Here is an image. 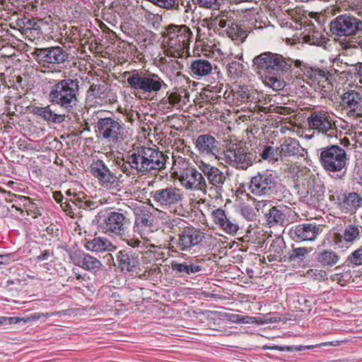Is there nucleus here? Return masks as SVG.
<instances>
[{
  "instance_id": "f257e3e1",
  "label": "nucleus",
  "mask_w": 362,
  "mask_h": 362,
  "mask_svg": "<svg viewBox=\"0 0 362 362\" xmlns=\"http://www.w3.org/2000/svg\"><path fill=\"white\" fill-rule=\"evenodd\" d=\"M167 158L168 157L158 149L141 146L127 152L123 156L122 164L119 165L122 173L134 177L165 168Z\"/></svg>"
},
{
  "instance_id": "f03ea898",
  "label": "nucleus",
  "mask_w": 362,
  "mask_h": 362,
  "mask_svg": "<svg viewBox=\"0 0 362 362\" xmlns=\"http://www.w3.org/2000/svg\"><path fill=\"white\" fill-rule=\"evenodd\" d=\"M293 63L291 58L271 52L261 53L252 59L254 70L266 73L264 83L274 90H280L285 87L286 82L281 75L293 71Z\"/></svg>"
},
{
  "instance_id": "7ed1b4c3",
  "label": "nucleus",
  "mask_w": 362,
  "mask_h": 362,
  "mask_svg": "<svg viewBox=\"0 0 362 362\" xmlns=\"http://www.w3.org/2000/svg\"><path fill=\"white\" fill-rule=\"evenodd\" d=\"M79 83L77 78L67 77L49 82L47 96L49 103L59 106L68 114H71L76 121L80 119L76 112L78 107Z\"/></svg>"
},
{
  "instance_id": "20e7f679",
  "label": "nucleus",
  "mask_w": 362,
  "mask_h": 362,
  "mask_svg": "<svg viewBox=\"0 0 362 362\" xmlns=\"http://www.w3.org/2000/svg\"><path fill=\"white\" fill-rule=\"evenodd\" d=\"M161 37L164 54L168 57L179 58L189 53L194 35L187 25L172 23L165 27L161 33Z\"/></svg>"
},
{
  "instance_id": "39448f33",
  "label": "nucleus",
  "mask_w": 362,
  "mask_h": 362,
  "mask_svg": "<svg viewBox=\"0 0 362 362\" xmlns=\"http://www.w3.org/2000/svg\"><path fill=\"white\" fill-rule=\"evenodd\" d=\"M124 76L131 92L139 99L156 95L167 88V84L159 75L148 70L125 71Z\"/></svg>"
},
{
  "instance_id": "423d86ee",
  "label": "nucleus",
  "mask_w": 362,
  "mask_h": 362,
  "mask_svg": "<svg viewBox=\"0 0 362 362\" xmlns=\"http://www.w3.org/2000/svg\"><path fill=\"white\" fill-rule=\"evenodd\" d=\"M103 112L96 113L95 133L98 139L105 140L112 146H119L132 136V129L119 118L103 117Z\"/></svg>"
},
{
  "instance_id": "0eeeda50",
  "label": "nucleus",
  "mask_w": 362,
  "mask_h": 362,
  "mask_svg": "<svg viewBox=\"0 0 362 362\" xmlns=\"http://www.w3.org/2000/svg\"><path fill=\"white\" fill-rule=\"evenodd\" d=\"M294 187L300 199L310 205H315L324 199L325 187L312 171L303 168L297 171Z\"/></svg>"
},
{
  "instance_id": "6e6552de",
  "label": "nucleus",
  "mask_w": 362,
  "mask_h": 362,
  "mask_svg": "<svg viewBox=\"0 0 362 362\" xmlns=\"http://www.w3.org/2000/svg\"><path fill=\"white\" fill-rule=\"evenodd\" d=\"M100 231L109 236L122 237L131 226L130 214L128 211L119 209L117 211H101L95 216Z\"/></svg>"
},
{
  "instance_id": "1a4fd4ad",
  "label": "nucleus",
  "mask_w": 362,
  "mask_h": 362,
  "mask_svg": "<svg viewBox=\"0 0 362 362\" xmlns=\"http://www.w3.org/2000/svg\"><path fill=\"white\" fill-rule=\"evenodd\" d=\"M175 173L186 189L206 192L207 183L204 174L199 173L188 159L179 156L174 160Z\"/></svg>"
},
{
  "instance_id": "9d476101",
  "label": "nucleus",
  "mask_w": 362,
  "mask_h": 362,
  "mask_svg": "<svg viewBox=\"0 0 362 362\" xmlns=\"http://www.w3.org/2000/svg\"><path fill=\"white\" fill-rule=\"evenodd\" d=\"M33 54L37 64L48 72L60 71L69 62L70 54L60 46L36 48Z\"/></svg>"
},
{
  "instance_id": "9b49d317",
  "label": "nucleus",
  "mask_w": 362,
  "mask_h": 362,
  "mask_svg": "<svg viewBox=\"0 0 362 362\" xmlns=\"http://www.w3.org/2000/svg\"><path fill=\"white\" fill-rule=\"evenodd\" d=\"M320 163L328 172H341L346 174L348 165L346 151L338 145H331L320 149Z\"/></svg>"
},
{
  "instance_id": "f8f14e48",
  "label": "nucleus",
  "mask_w": 362,
  "mask_h": 362,
  "mask_svg": "<svg viewBox=\"0 0 362 362\" xmlns=\"http://www.w3.org/2000/svg\"><path fill=\"white\" fill-rule=\"evenodd\" d=\"M281 187L273 172L266 170L251 177L249 189L253 195L272 197L281 191Z\"/></svg>"
},
{
  "instance_id": "ddd939ff",
  "label": "nucleus",
  "mask_w": 362,
  "mask_h": 362,
  "mask_svg": "<svg viewBox=\"0 0 362 362\" xmlns=\"http://www.w3.org/2000/svg\"><path fill=\"white\" fill-rule=\"evenodd\" d=\"M198 167L209 182V187H207V189L211 193L210 196L216 199L221 198L226 192V184L228 180L226 173L203 161L199 163Z\"/></svg>"
},
{
  "instance_id": "4468645a",
  "label": "nucleus",
  "mask_w": 362,
  "mask_h": 362,
  "mask_svg": "<svg viewBox=\"0 0 362 362\" xmlns=\"http://www.w3.org/2000/svg\"><path fill=\"white\" fill-rule=\"evenodd\" d=\"M151 194L156 207L174 212L182 206L185 198L182 189L173 186L153 191Z\"/></svg>"
},
{
  "instance_id": "2eb2a0df",
  "label": "nucleus",
  "mask_w": 362,
  "mask_h": 362,
  "mask_svg": "<svg viewBox=\"0 0 362 362\" xmlns=\"http://www.w3.org/2000/svg\"><path fill=\"white\" fill-rule=\"evenodd\" d=\"M226 162L238 170H246L257 159V151L246 146L233 145L224 151Z\"/></svg>"
},
{
  "instance_id": "dca6fc26",
  "label": "nucleus",
  "mask_w": 362,
  "mask_h": 362,
  "mask_svg": "<svg viewBox=\"0 0 362 362\" xmlns=\"http://www.w3.org/2000/svg\"><path fill=\"white\" fill-rule=\"evenodd\" d=\"M332 34L341 37H351V41L355 40V35L362 32V22L361 20L349 14L339 15L333 19L329 25Z\"/></svg>"
},
{
  "instance_id": "f3484780",
  "label": "nucleus",
  "mask_w": 362,
  "mask_h": 362,
  "mask_svg": "<svg viewBox=\"0 0 362 362\" xmlns=\"http://www.w3.org/2000/svg\"><path fill=\"white\" fill-rule=\"evenodd\" d=\"M308 127L329 137L336 136L337 128L330 114L323 109H313L307 119Z\"/></svg>"
},
{
  "instance_id": "a211bd4d",
  "label": "nucleus",
  "mask_w": 362,
  "mask_h": 362,
  "mask_svg": "<svg viewBox=\"0 0 362 362\" xmlns=\"http://www.w3.org/2000/svg\"><path fill=\"white\" fill-rule=\"evenodd\" d=\"M141 252L132 247H124L116 253L118 268L130 275L137 274L140 271V255Z\"/></svg>"
},
{
  "instance_id": "6ab92c4d",
  "label": "nucleus",
  "mask_w": 362,
  "mask_h": 362,
  "mask_svg": "<svg viewBox=\"0 0 362 362\" xmlns=\"http://www.w3.org/2000/svg\"><path fill=\"white\" fill-rule=\"evenodd\" d=\"M90 172L99 184L107 189H115L119 185L117 177L108 168L103 160H93Z\"/></svg>"
},
{
  "instance_id": "aec40b11",
  "label": "nucleus",
  "mask_w": 362,
  "mask_h": 362,
  "mask_svg": "<svg viewBox=\"0 0 362 362\" xmlns=\"http://www.w3.org/2000/svg\"><path fill=\"white\" fill-rule=\"evenodd\" d=\"M341 106L349 117H362V95L355 90H348L341 96Z\"/></svg>"
},
{
  "instance_id": "412c9836",
  "label": "nucleus",
  "mask_w": 362,
  "mask_h": 362,
  "mask_svg": "<svg viewBox=\"0 0 362 362\" xmlns=\"http://www.w3.org/2000/svg\"><path fill=\"white\" fill-rule=\"evenodd\" d=\"M335 204L343 214H355L362 207V192H341L337 195Z\"/></svg>"
},
{
  "instance_id": "4be33fe9",
  "label": "nucleus",
  "mask_w": 362,
  "mask_h": 362,
  "mask_svg": "<svg viewBox=\"0 0 362 362\" xmlns=\"http://www.w3.org/2000/svg\"><path fill=\"white\" fill-rule=\"evenodd\" d=\"M320 233V227L315 223H305L292 226L289 229L290 238L296 243L313 241Z\"/></svg>"
},
{
  "instance_id": "5701e85b",
  "label": "nucleus",
  "mask_w": 362,
  "mask_h": 362,
  "mask_svg": "<svg viewBox=\"0 0 362 362\" xmlns=\"http://www.w3.org/2000/svg\"><path fill=\"white\" fill-rule=\"evenodd\" d=\"M202 240L201 233L192 226H185L179 230L178 239L175 241L180 250H189Z\"/></svg>"
},
{
  "instance_id": "b1692460",
  "label": "nucleus",
  "mask_w": 362,
  "mask_h": 362,
  "mask_svg": "<svg viewBox=\"0 0 362 362\" xmlns=\"http://www.w3.org/2000/svg\"><path fill=\"white\" fill-rule=\"evenodd\" d=\"M227 86H224L223 83H220L219 81L213 82L207 85L206 93H204L206 101L200 103L199 105V107H203L206 106V109L209 110L213 107V105L217 102L221 96L226 99L229 98L230 93H228L227 89L223 91V88H227Z\"/></svg>"
},
{
  "instance_id": "393cba45",
  "label": "nucleus",
  "mask_w": 362,
  "mask_h": 362,
  "mask_svg": "<svg viewBox=\"0 0 362 362\" xmlns=\"http://www.w3.org/2000/svg\"><path fill=\"white\" fill-rule=\"evenodd\" d=\"M134 215V231L143 235L148 228L153 226L154 216L151 210L144 206L137 207Z\"/></svg>"
},
{
  "instance_id": "a878e982",
  "label": "nucleus",
  "mask_w": 362,
  "mask_h": 362,
  "mask_svg": "<svg viewBox=\"0 0 362 362\" xmlns=\"http://www.w3.org/2000/svg\"><path fill=\"white\" fill-rule=\"evenodd\" d=\"M70 258L75 265L93 273L99 272L102 267V263L98 259L80 251L70 255Z\"/></svg>"
},
{
  "instance_id": "bb28decb",
  "label": "nucleus",
  "mask_w": 362,
  "mask_h": 362,
  "mask_svg": "<svg viewBox=\"0 0 362 362\" xmlns=\"http://www.w3.org/2000/svg\"><path fill=\"white\" fill-rule=\"evenodd\" d=\"M194 144L200 153L207 156L216 157L221 150L219 141L209 134L198 136Z\"/></svg>"
},
{
  "instance_id": "cd10ccee",
  "label": "nucleus",
  "mask_w": 362,
  "mask_h": 362,
  "mask_svg": "<svg viewBox=\"0 0 362 362\" xmlns=\"http://www.w3.org/2000/svg\"><path fill=\"white\" fill-rule=\"evenodd\" d=\"M293 66L303 71V74L310 80L317 81L318 82H327V84L330 86V83L328 81L329 76H332L330 72L317 67L310 66L303 62L298 59L294 60Z\"/></svg>"
},
{
  "instance_id": "c85d7f7f",
  "label": "nucleus",
  "mask_w": 362,
  "mask_h": 362,
  "mask_svg": "<svg viewBox=\"0 0 362 362\" xmlns=\"http://www.w3.org/2000/svg\"><path fill=\"white\" fill-rule=\"evenodd\" d=\"M267 212H265L267 221L270 226L275 225L284 226L287 222V216L290 208L284 205L269 206Z\"/></svg>"
},
{
  "instance_id": "c756f323",
  "label": "nucleus",
  "mask_w": 362,
  "mask_h": 362,
  "mask_svg": "<svg viewBox=\"0 0 362 362\" xmlns=\"http://www.w3.org/2000/svg\"><path fill=\"white\" fill-rule=\"evenodd\" d=\"M286 243L281 236L276 237L272 240L270 246L267 252V259L269 262L279 261L285 262L287 261V255H284Z\"/></svg>"
},
{
  "instance_id": "7c9ffc66",
  "label": "nucleus",
  "mask_w": 362,
  "mask_h": 362,
  "mask_svg": "<svg viewBox=\"0 0 362 362\" xmlns=\"http://www.w3.org/2000/svg\"><path fill=\"white\" fill-rule=\"evenodd\" d=\"M32 113L48 123L61 124L66 119L65 114H58L52 110L51 105L45 107L34 106Z\"/></svg>"
},
{
  "instance_id": "2f4dec72",
  "label": "nucleus",
  "mask_w": 362,
  "mask_h": 362,
  "mask_svg": "<svg viewBox=\"0 0 362 362\" xmlns=\"http://www.w3.org/2000/svg\"><path fill=\"white\" fill-rule=\"evenodd\" d=\"M171 268L176 274L184 276L199 272L202 269V266L197 259L191 258L183 262L174 260L171 263Z\"/></svg>"
},
{
  "instance_id": "473e14b6",
  "label": "nucleus",
  "mask_w": 362,
  "mask_h": 362,
  "mask_svg": "<svg viewBox=\"0 0 362 362\" xmlns=\"http://www.w3.org/2000/svg\"><path fill=\"white\" fill-rule=\"evenodd\" d=\"M315 259L322 268L329 269L339 262L340 257L332 250H322L315 253Z\"/></svg>"
},
{
  "instance_id": "72a5a7b5",
  "label": "nucleus",
  "mask_w": 362,
  "mask_h": 362,
  "mask_svg": "<svg viewBox=\"0 0 362 362\" xmlns=\"http://www.w3.org/2000/svg\"><path fill=\"white\" fill-rule=\"evenodd\" d=\"M301 149L299 141L291 137L284 139L279 146L280 157L297 156L300 153Z\"/></svg>"
},
{
  "instance_id": "f704fd0d",
  "label": "nucleus",
  "mask_w": 362,
  "mask_h": 362,
  "mask_svg": "<svg viewBox=\"0 0 362 362\" xmlns=\"http://www.w3.org/2000/svg\"><path fill=\"white\" fill-rule=\"evenodd\" d=\"M362 236V227L355 224L347 225L341 235V239L345 242L346 247L358 241Z\"/></svg>"
},
{
  "instance_id": "c9c22d12",
  "label": "nucleus",
  "mask_w": 362,
  "mask_h": 362,
  "mask_svg": "<svg viewBox=\"0 0 362 362\" xmlns=\"http://www.w3.org/2000/svg\"><path fill=\"white\" fill-rule=\"evenodd\" d=\"M86 250L95 252H102L106 250H110L113 247L111 242L105 238H94L93 240H87L85 244Z\"/></svg>"
},
{
  "instance_id": "e433bc0d",
  "label": "nucleus",
  "mask_w": 362,
  "mask_h": 362,
  "mask_svg": "<svg viewBox=\"0 0 362 362\" xmlns=\"http://www.w3.org/2000/svg\"><path fill=\"white\" fill-rule=\"evenodd\" d=\"M230 93L232 94L233 100L237 103L252 102L257 95L255 90L249 89L246 86H239L238 89L232 90Z\"/></svg>"
},
{
  "instance_id": "4c0bfd02",
  "label": "nucleus",
  "mask_w": 362,
  "mask_h": 362,
  "mask_svg": "<svg viewBox=\"0 0 362 362\" xmlns=\"http://www.w3.org/2000/svg\"><path fill=\"white\" fill-rule=\"evenodd\" d=\"M291 250L287 255V261L289 262L296 263L300 265L304 262L305 259L312 251V247H294L292 245Z\"/></svg>"
},
{
  "instance_id": "58836bf2",
  "label": "nucleus",
  "mask_w": 362,
  "mask_h": 362,
  "mask_svg": "<svg viewBox=\"0 0 362 362\" xmlns=\"http://www.w3.org/2000/svg\"><path fill=\"white\" fill-rule=\"evenodd\" d=\"M211 63L206 59H196L191 62L190 70L192 74L197 76H205L212 71Z\"/></svg>"
},
{
  "instance_id": "ea45409f",
  "label": "nucleus",
  "mask_w": 362,
  "mask_h": 362,
  "mask_svg": "<svg viewBox=\"0 0 362 362\" xmlns=\"http://www.w3.org/2000/svg\"><path fill=\"white\" fill-rule=\"evenodd\" d=\"M309 32L303 37V40L311 45L322 46L325 43V38L318 32L315 30L313 24H308Z\"/></svg>"
},
{
  "instance_id": "a19ab883",
  "label": "nucleus",
  "mask_w": 362,
  "mask_h": 362,
  "mask_svg": "<svg viewBox=\"0 0 362 362\" xmlns=\"http://www.w3.org/2000/svg\"><path fill=\"white\" fill-rule=\"evenodd\" d=\"M228 37L233 40L243 42L247 37V33L243 27L237 23H232L226 29Z\"/></svg>"
},
{
  "instance_id": "79ce46f5",
  "label": "nucleus",
  "mask_w": 362,
  "mask_h": 362,
  "mask_svg": "<svg viewBox=\"0 0 362 362\" xmlns=\"http://www.w3.org/2000/svg\"><path fill=\"white\" fill-rule=\"evenodd\" d=\"M259 156L264 160L275 163L280 157L279 147L274 148L272 146L264 145L259 148Z\"/></svg>"
},
{
  "instance_id": "37998d69",
  "label": "nucleus",
  "mask_w": 362,
  "mask_h": 362,
  "mask_svg": "<svg viewBox=\"0 0 362 362\" xmlns=\"http://www.w3.org/2000/svg\"><path fill=\"white\" fill-rule=\"evenodd\" d=\"M107 87L105 84H92L87 90V96L107 101Z\"/></svg>"
},
{
  "instance_id": "c03bdc74",
  "label": "nucleus",
  "mask_w": 362,
  "mask_h": 362,
  "mask_svg": "<svg viewBox=\"0 0 362 362\" xmlns=\"http://www.w3.org/2000/svg\"><path fill=\"white\" fill-rule=\"evenodd\" d=\"M226 68L228 72V75L233 79L241 77L245 70V66L242 63L237 61H232L231 62L228 63Z\"/></svg>"
},
{
  "instance_id": "a18cd8bd",
  "label": "nucleus",
  "mask_w": 362,
  "mask_h": 362,
  "mask_svg": "<svg viewBox=\"0 0 362 362\" xmlns=\"http://www.w3.org/2000/svg\"><path fill=\"white\" fill-rule=\"evenodd\" d=\"M346 264L348 266H360L362 265V245L352 252L346 259Z\"/></svg>"
},
{
  "instance_id": "49530a36",
  "label": "nucleus",
  "mask_w": 362,
  "mask_h": 362,
  "mask_svg": "<svg viewBox=\"0 0 362 362\" xmlns=\"http://www.w3.org/2000/svg\"><path fill=\"white\" fill-rule=\"evenodd\" d=\"M220 228L230 235L236 234L240 229L238 223L230 217H228L224 222V225H221Z\"/></svg>"
},
{
  "instance_id": "de8ad7c7",
  "label": "nucleus",
  "mask_w": 362,
  "mask_h": 362,
  "mask_svg": "<svg viewBox=\"0 0 362 362\" xmlns=\"http://www.w3.org/2000/svg\"><path fill=\"white\" fill-rule=\"evenodd\" d=\"M17 25L25 30H37L39 25L34 19H30L26 17L18 18L16 21Z\"/></svg>"
},
{
  "instance_id": "09e8293b",
  "label": "nucleus",
  "mask_w": 362,
  "mask_h": 362,
  "mask_svg": "<svg viewBox=\"0 0 362 362\" xmlns=\"http://www.w3.org/2000/svg\"><path fill=\"white\" fill-rule=\"evenodd\" d=\"M211 216L214 222L219 227H221V225H224V222L226 219L228 218L225 211L222 209H217L216 210H214L211 212Z\"/></svg>"
},
{
  "instance_id": "8fccbe9b",
  "label": "nucleus",
  "mask_w": 362,
  "mask_h": 362,
  "mask_svg": "<svg viewBox=\"0 0 362 362\" xmlns=\"http://www.w3.org/2000/svg\"><path fill=\"white\" fill-rule=\"evenodd\" d=\"M223 1L224 0H197V2L200 7L219 10L220 6L223 3Z\"/></svg>"
},
{
  "instance_id": "3c124183",
  "label": "nucleus",
  "mask_w": 362,
  "mask_h": 362,
  "mask_svg": "<svg viewBox=\"0 0 362 362\" xmlns=\"http://www.w3.org/2000/svg\"><path fill=\"white\" fill-rule=\"evenodd\" d=\"M351 272L349 269L348 271L344 272H336L333 276V280L337 281L339 283L346 282L349 281L351 279Z\"/></svg>"
},
{
  "instance_id": "603ef678",
  "label": "nucleus",
  "mask_w": 362,
  "mask_h": 362,
  "mask_svg": "<svg viewBox=\"0 0 362 362\" xmlns=\"http://www.w3.org/2000/svg\"><path fill=\"white\" fill-rule=\"evenodd\" d=\"M98 206V204L97 202H94L91 199H86V198L84 199L83 201H81L78 204V207L80 208V209H85V210H92V209H95V208H97Z\"/></svg>"
},
{
  "instance_id": "864d4df0",
  "label": "nucleus",
  "mask_w": 362,
  "mask_h": 362,
  "mask_svg": "<svg viewBox=\"0 0 362 362\" xmlns=\"http://www.w3.org/2000/svg\"><path fill=\"white\" fill-rule=\"evenodd\" d=\"M218 16L211 17L210 19H204V22L206 23V27L209 30L216 33L219 31L218 25Z\"/></svg>"
},
{
  "instance_id": "5fc2aeb1",
  "label": "nucleus",
  "mask_w": 362,
  "mask_h": 362,
  "mask_svg": "<svg viewBox=\"0 0 362 362\" xmlns=\"http://www.w3.org/2000/svg\"><path fill=\"white\" fill-rule=\"evenodd\" d=\"M182 95L177 93H171L168 97L162 100L163 103H169L171 105L180 103Z\"/></svg>"
},
{
  "instance_id": "6e6d98bb",
  "label": "nucleus",
  "mask_w": 362,
  "mask_h": 362,
  "mask_svg": "<svg viewBox=\"0 0 362 362\" xmlns=\"http://www.w3.org/2000/svg\"><path fill=\"white\" fill-rule=\"evenodd\" d=\"M308 276L314 277L315 279H324L326 276V272L322 269H310L306 272Z\"/></svg>"
},
{
  "instance_id": "4d7b16f0",
  "label": "nucleus",
  "mask_w": 362,
  "mask_h": 362,
  "mask_svg": "<svg viewBox=\"0 0 362 362\" xmlns=\"http://www.w3.org/2000/svg\"><path fill=\"white\" fill-rule=\"evenodd\" d=\"M186 223V222L181 219V218H176V219H173V220H170L168 223V227L172 230H175V228H179V230H182V228L183 227H185V224Z\"/></svg>"
},
{
  "instance_id": "13d9d810",
  "label": "nucleus",
  "mask_w": 362,
  "mask_h": 362,
  "mask_svg": "<svg viewBox=\"0 0 362 362\" xmlns=\"http://www.w3.org/2000/svg\"><path fill=\"white\" fill-rule=\"evenodd\" d=\"M23 319L18 317H3L0 319V324L8 325L21 322Z\"/></svg>"
},
{
  "instance_id": "bf43d9fd",
  "label": "nucleus",
  "mask_w": 362,
  "mask_h": 362,
  "mask_svg": "<svg viewBox=\"0 0 362 362\" xmlns=\"http://www.w3.org/2000/svg\"><path fill=\"white\" fill-rule=\"evenodd\" d=\"M355 81L358 80L361 84V80H362V63L358 62L356 64H353V70Z\"/></svg>"
},
{
  "instance_id": "052dcab7",
  "label": "nucleus",
  "mask_w": 362,
  "mask_h": 362,
  "mask_svg": "<svg viewBox=\"0 0 362 362\" xmlns=\"http://www.w3.org/2000/svg\"><path fill=\"white\" fill-rule=\"evenodd\" d=\"M353 70V65H351V69L349 70H344L342 71H339L338 69H334L332 71H334V74H338L339 73L340 74H346V81H349L350 79H352L354 78V74Z\"/></svg>"
},
{
  "instance_id": "680f3d73",
  "label": "nucleus",
  "mask_w": 362,
  "mask_h": 362,
  "mask_svg": "<svg viewBox=\"0 0 362 362\" xmlns=\"http://www.w3.org/2000/svg\"><path fill=\"white\" fill-rule=\"evenodd\" d=\"M228 317L229 320H230L233 322H235V323L247 322V321H245V319L247 318L248 317H243L237 314H230L229 315H228Z\"/></svg>"
},
{
  "instance_id": "e2e57ef3",
  "label": "nucleus",
  "mask_w": 362,
  "mask_h": 362,
  "mask_svg": "<svg viewBox=\"0 0 362 362\" xmlns=\"http://www.w3.org/2000/svg\"><path fill=\"white\" fill-rule=\"evenodd\" d=\"M18 196L11 192H7L5 194V200L8 202H13ZM19 199H24L25 200H29L30 198L25 197H18Z\"/></svg>"
},
{
  "instance_id": "0e129e2a",
  "label": "nucleus",
  "mask_w": 362,
  "mask_h": 362,
  "mask_svg": "<svg viewBox=\"0 0 362 362\" xmlns=\"http://www.w3.org/2000/svg\"><path fill=\"white\" fill-rule=\"evenodd\" d=\"M86 195L83 193H78L76 194L74 193L73 194V198L70 199V201H71L76 206H78V204L81 201H83V199H85Z\"/></svg>"
},
{
  "instance_id": "69168bd1",
  "label": "nucleus",
  "mask_w": 362,
  "mask_h": 362,
  "mask_svg": "<svg viewBox=\"0 0 362 362\" xmlns=\"http://www.w3.org/2000/svg\"><path fill=\"white\" fill-rule=\"evenodd\" d=\"M349 42V47H361L362 49V37L359 35L358 38H354Z\"/></svg>"
},
{
  "instance_id": "338daca9",
  "label": "nucleus",
  "mask_w": 362,
  "mask_h": 362,
  "mask_svg": "<svg viewBox=\"0 0 362 362\" xmlns=\"http://www.w3.org/2000/svg\"><path fill=\"white\" fill-rule=\"evenodd\" d=\"M128 247H132L133 249H135L136 247H139L141 246L143 243L139 240V239H130L127 242Z\"/></svg>"
},
{
  "instance_id": "774afa93",
  "label": "nucleus",
  "mask_w": 362,
  "mask_h": 362,
  "mask_svg": "<svg viewBox=\"0 0 362 362\" xmlns=\"http://www.w3.org/2000/svg\"><path fill=\"white\" fill-rule=\"evenodd\" d=\"M218 16V28L220 30L221 28H223L227 25L228 19H224L222 18V17L227 16L225 13H223L222 16H221L219 14Z\"/></svg>"
}]
</instances>
